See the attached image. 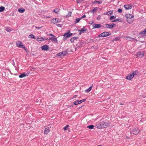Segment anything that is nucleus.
Segmentation results:
<instances>
[{"label":"nucleus","mask_w":146,"mask_h":146,"mask_svg":"<svg viewBox=\"0 0 146 146\" xmlns=\"http://www.w3.org/2000/svg\"><path fill=\"white\" fill-rule=\"evenodd\" d=\"M133 78L131 74L129 75H128L126 76V79L129 80H131Z\"/></svg>","instance_id":"19"},{"label":"nucleus","mask_w":146,"mask_h":146,"mask_svg":"<svg viewBox=\"0 0 146 146\" xmlns=\"http://www.w3.org/2000/svg\"><path fill=\"white\" fill-rule=\"evenodd\" d=\"M125 17L126 18L127 21L129 23H132L134 19V16L130 14H127Z\"/></svg>","instance_id":"1"},{"label":"nucleus","mask_w":146,"mask_h":146,"mask_svg":"<svg viewBox=\"0 0 146 146\" xmlns=\"http://www.w3.org/2000/svg\"><path fill=\"white\" fill-rule=\"evenodd\" d=\"M70 32V31H69V32H68V33L64 34L63 36H66L67 38L69 37L70 36H71L73 35V34L72 33L69 34Z\"/></svg>","instance_id":"14"},{"label":"nucleus","mask_w":146,"mask_h":146,"mask_svg":"<svg viewBox=\"0 0 146 146\" xmlns=\"http://www.w3.org/2000/svg\"><path fill=\"white\" fill-rule=\"evenodd\" d=\"M94 125H90L88 126H87V127L89 129H92L94 128Z\"/></svg>","instance_id":"32"},{"label":"nucleus","mask_w":146,"mask_h":146,"mask_svg":"<svg viewBox=\"0 0 146 146\" xmlns=\"http://www.w3.org/2000/svg\"><path fill=\"white\" fill-rule=\"evenodd\" d=\"M69 127V125H67L65 126L64 127H63V129L64 131H66L67 130V129L68 128V127Z\"/></svg>","instance_id":"31"},{"label":"nucleus","mask_w":146,"mask_h":146,"mask_svg":"<svg viewBox=\"0 0 146 146\" xmlns=\"http://www.w3.org/2000/svg\"><path fill=\"white\" fill-rule=\"evenodd\" d=\"M77 38V37H74L71 38L70 40V41L71 42H73L74 41L75 39H76Z\"/></svg>","instance_id":"28"},{"label":"nucleus","mask_w":146,"mask_h":146,"mask_svg":"<svg viewBox=\"0 0 146 146\" xmlns=\"http://www.w3.org/2000/svg\"><path fill=\"white\" fill-rule=\"evenodd\" d=\"M5 30L8 32H10L13 30V29L10 27H6Z\"/></svg>","instance_id":"20"},{"label":"nucleus","mask_w":146,"mask_h":146,"mask_svg":"<svg viewBox=\"0 0 146 146\" xmlns=\"http://www.w3.org/2000/svg\"><path fill=\"white\" fill-rule=\"evenodd\" d=\"M132 131L134 135H136L140 132V130L138 129H133Z\"/></svg>","instance_id":"7"},{"label":"nucleus","mask_w":146,"mask_h":146,"mask_svg":"<svg viewBox=\"0 0 146 146\" xmlns=\"http://www.w3.org/2000/svg\"><path fill=\"white\" fill-rule=\"evenodd\" d=\"M17 46L19 48H22L25 50H26V48L24 45L22 44L21 42L19 41H17L16 43Z\"/></svg>","instance_id":"5"},{"label":"nucleus","mask_w":146,"mask_h":146,"mask_svg":"<svg viewBox=\"0 0 146 146\" xmlns=\"http://www.w3.org/2000/svg\"><path fill=\"white\" fill-rule=\"evenodd\" d=\"M146 33V28L143 31L141 32L140 34H145Z\"/></svg>","instance_id":"35"},{"label":"nucleus","mask_w":146,"mask_h":146,"mask_svg":"<svg viewBox=\"0 0 146 146\" xmlns=\"http://www.w3.org/2000/svg\"><path fill=\"white\" fill-rule=\"evenodd\" d=\"M51 40L52 41L55 42H57L58 40L56 38L54 37H51L49 38V40Z\"/></svg>","instance_id":"17"},{"label":"nucleus","mask_w":146,"mask_h":146,"mask_svg":"<svg viewBox=\"0 0 146 146\" xmlns=\"http://www.w3.org/2000/svg\"><path fill=\"white\" fill-rule=\"evenodd\" d=\"M5 9V8L4 7L1 6L0 7V12H2Z\"/></svg>","instance_id":"29"},{"label":"nucleus","mask_w":146,"mask_h":146,"mask_svg":"<svg viewBox=\"0 0 146 146\" xmlns=\"http://www.w3.org/2000/svg\"><path fill=\"white\" fill-rule=\"evenodd\" d=\"M49 35L50 36H54V37H55V36H54L52 34H49Z\"/></svg>","instance_id":"45"},{"label":"nucleus","mask_w":146,"mask_h":146,"mask_svg":"<svg viewBox=\"0 0 146 146\" xmlns=\"http://www.w3.org/2000/svg\"><path fill=\"white\" fill-rule=\"evenodd\" d=\"M133 77L137 76L139 74V73L137 71H135L133 72L131 74Z\"/></svg>","instance_id":"18"},{"label":"nucleus","mask_w":146,"mask_h":146,"mask_svg":"<svg viewBox=\"0 0 146 146\" xmlns=\"http://www.w3.org/2000/svg\"><path fill=\"white\" fill-rule=\"evenodd\" d=\"M119 19H116L115 20H114L112 21V22H115L117 21H119Z\"/></svg>","instance_id":"41"},{"label":"nucleus","mask_w":146,"mask_h":146,"mask_svg":"<svg viewBox=\"0 0 146 146\" xmlns=\"http://www.w3.org/2000/svg\"><path fill=\"white\" fill-rule=\"evenodd\" d=\"M125 38L126 40L129 41H133V40L135 39V38H131L129 36H125Z\"/></svg>","instance_id":"16"},{"label":"nucleus","mask_w":146,"mask_h":146,"mask_svg":"<svg viewBox=\"0 0 146 146\" xmlns=\"http://www.w3.org/2000/svg\"><path fill=\"white\" fill-rule=\"evenodd\" d=\"M119 40V38L118 37H116L115 38L114 40Z\"/></svg>","instance_id":"43"},{"label":"nucleus","mask_w":146,"mask_h":146,"mask_svg":"<svg viewBox=\"0 0 146 146\" xmlns=\"http://www.w3.org/2000/svg\"><path fill=\"white\" fill-rule=\"evenodd\" d=\"M97 9L96 7L94 8L92 11V12L93 13H94V12L97 11Z\"/></svg>","instance_id":"38"},{"label":"nucleus","mask_w":146,"mask_h":146,"mask_svg":"<svg viewBox=\"0 0 146 146\" xmlns=\"http://www.w3.org/2000/svg\"><path fill=\"white\" fill-rule=\"evenodd\" d=\"M92 29H98L100 28L101 25L100 24H95L92 25Z\"/></svg>","instance_id":"8"},{"label":"nucleus","mask_w":146,"mask_h":146,"mask_svg":"<svg viewBox=\"0 0 146 146\" xmlns=\"http://www.w3.org/2000/svg\"><path fill=\"white\" fill-rule=\"evenodd\" d=\"M118 11L119 12L121 13L122 12V10L121 9H119Z\"/></svg>","instance_id":"40"},{"label":"nucleus","mask_w":146,"mask_h":146,"mask_svg":"<svg viewBox=\"0 0 146 146\" xmlns=\"http://www.w3.org/2000/svg\"><path fill=\"white\" fill-rule=\"evenodd\" d=\"M81 18H77L75 19V23H78L81 20Z\"/></svg>","instance_id":"24"},{"label":"nucleus","mask_w":146,"mask_h":146,"mask_svg":"<svg viewBox=\"0 0 146 146\" xmlns=\"http://www.w3.org/2000/svg\"><path fill=\"white\" fill-rule=\"evenodd\" d=\"M145 54V52H139L136 53V56L137 57H136V58L137 57H139L140 58H141L144 56Z\"/></svg>","instance_id":"4"},{"label":"nucleus","mask_w":146,"mask_h":146,"mask_svg":"<svg viewBox=\"0 0 146 146\" xmlns=\"http://www.w3.org/2000/svg\"><path fill=\"white\" fill-rule=\"evenodd\" d=\"M59 10L60 9L58 8L55 9L54 10V11L56 13H58L59 12Z\"/></svg>","instance_id":"26"},{"label":"nucleus","mask_w":146,"mask_h":146,"mask_svg":"<svg viewBox=\"0 0 146 146\" xmlns=\"http://www.w3.org/2000/svg\"><path fill=\"white\" fill-rule=\"evenodd\" d=\"M72 13L70 12H68V15H66L67 17H69L71 16Z\"/></svg>","instance_id":"36"},{"label":"nucleus","mask_w":146,"mask_h":146,"mask_svg":"<svg viewBox=\"0 0 146 146\" xmlns=\"http://www.w3.org/2000/svg\"><path fill=\"white\" fill-rule=\"evenodd\" d=\"M102 2V1H97L95 0L94 1V3H98L99 4H101Z\"/></svg>","instance_id":"34"},{"label":"nucleus","mask_w":146,"mask_h":146,"mask_svg":"<svg viewBox=\"0 0 146 146\" xmlns=\"http://www.w3.org/2000/svg\"><path fill=\"white\" fill-rule=\"evenodd\" d=\"M109 124L104 121H102L97 125V127L99 128H106L109 126Z\"/></svg>","instance_id":"2"},{"label":"nucleus","mask_w":146,"mask_h":146,"mask_svg":"<svg viewBox=\"0 0 146 146\" xmlns=\"http://www.w3.org/2000/svg\"><path fill=\"white\" fill-rule=\"evenodd\" d=\"M126 138L127 139H129V137H128L127 136H126Z\"/></svg>","instance_id":"47"},{"label":"nucleus","mask_w":146,"mask_h":146,"mask_svg":"<svg viewBox=\"0 0 146 146\" xmlns=\"http://www.w3.org/2000/svg\"><path fill=\"white\" fill-rule=\"evenodd\" d=\"M60 20L58 18H55L51 20V22L53 24H55L60 22Z\"/></svg>","instance_id":"6"},{"label":"nucleus","mask_w":146,"mask_h":146,"mask_svg":"<svg viewBox=\"0 0 146 146\" xmlns=\"http://www.w3.org/2000/svg\"><path fill=\"white\" fill-rule=\"evenodd\" d=\"M26 75L25 74H22L19 76V77L20 78H22L26 76Z\"/></svg>","instance_id":"25"},{"label":"nucleus","mask_w":146,"mask_h":146,"mask_svg":"<svg viewBox=\"0 0 146 146\" xmlns=\"http://www.w3.org/2000/svg\"><path fill=\"white\" fill-rule=\"evenodd\" d=\"M49 47L47 45H45L41 47V49L42 50L47 51L48 50Z\"/></svg>","instance_id":"13"},{"label":"nucleus","mask_w":146,"mask_h":146,"mask_svg":"<svg viewBox=\"0 0 146 146\" xmlns=\"http://www.w3.org/2000/svg\"><path fill=\"white\" fill-rule=\"evenodd\" d=\"M25 11V9H18V11L20 13H23Z\"/></svg>","instance_id":"30"},{"label":"nucleus","mask_w":146,"mask_h":146,"mask_svg":"<svg viewBox=\"0 0 146 146\" xmlns=\"http://www.w3.org/2000/svg\"><path fill=\"white\" fill-rule=\"evenodd\" d=\"M74 104L75 105H78V104H79V101L76 100L74 101Z\"/></svg>","instance_id":"37"},{"label":"nucleus","mask_w":146,"mask_h":146,"mask_svg":"<svg viewBox=\"0 0 146 146\" xmlns=\"http://www.w3.org/2000/svg\"><path fill=\"white\" fill-rule=\"evenodd\" d=\"M51 127H48L46 128L44 130V133L45 134H47L50 131V128H51Z\"/></svg>","instance_id":"12"},{"label":"nucleus","mask_w":146,"mask_h":146,"mask_svg":"<svg viewBox=\"0 0 146 146\" xmlns=\"http://www.w3.org/2000/svg\"><path fill=\"white\" fill-rule=\"evenodd\" d=\"M86 17V15H83L82 16L81 18V19L83 18H84V17Z\"/></svg>","instance_id":"44"},{"label":"nucleus","mask_w":146,"mask_h":146,"mask_svg":"<svg viewBox=\"0 0 146 146\" xmlns=\"http://www.w3.org/2000/svg\"><path fill=\"white\" fill-rule=\"evenodd\" d=\"M93 87V84H92L91 86L88 89L85 90V92L87 93H88L92 90Z\"/></svg>","instance_id":"22"},{"label":"nucleus","mask_w":146,"mask_h":146,"mask_svg":"<svg viewBox=\"0 0 146 146\" xmlns=\"http://www.w3.org/2000/svg\"><path fill=\"white\" fill-rule=\"evenodd\" d=\"M35 27L36 28H37L38 29H40L41 27Z\"/></svg>","instance_id":"46"},{"label":"nucleus","mask_w":146,"mask_h":146,"mask_svg":"<svg viewBox=\"0 0 146 146\" xmlns=\"http://www.w3.org/2000/svg\"><path fill=\"white\" fill-rule=\"evenodd\" d=\"M93 23V21H90L89 22V24L90 25H92Z\"/></svg>","instance_id":"42"},{"label":"nucleus","mask_w":146,"mask_h":146,"mask_svg":"<svg viewBox=\"0 0 146 146\" xmlns=\"http://www.w3.org/2000/svg\"><path fill=\"white\" fill-rule=\"evenodd\" d=\"M124 7L126 10L132 8V6L131 5H124Z\"/></svg>","instance_id":"15"},{"label":"nucleus","mask_w":146,"mask_h":146,"mask_svg":"<svg viewBox=\"0 0 146 146\" xmlns=\"http://www.w3.org/2000/svg\"><path fill=\"white\" fill-rule=\"evenodd\" d=\"M116 18V17L115 16H111L110 17L109 19L110 20H112L115 19Z\"/></svg>","instance_id":"33"},{"label":"nucleus","mask_w":146,"mask_h":146,"mask_svg":"<svg viewBox=\"0 0 146 146\" xmlns=\"http://www.w3.org/2000/svg\"><path fill=\"white\" fill-rule=\"evenodd\" d=\"M86 31V29H84V28H82L79 31H80V34L82 33H83L84 31Z\"/></svg>","instance_id":"23"},{"label":"nucleus","mask_w":146,"mask_h":146,"mask_svg":"<svg viewBox=\"0 0 146 146\" xmlns=\"http://www.w3.org/2000/svg\"><path fill=\"white\" fill-rule=\"evenodd\" d=\"M48 39V38H46L45 37H37L36 40L38 41H43Z\"/></svg>","instance_id":"11"},{"label":"nucleus","mask_w":146,"mask_h":146,"mask_svg":"<svg viewBox=\"0 0 146 146\" xmlns=\"http://www.w3.org/2000/svg\"><path fill=\"white\" fill-rule=\"evenodd\" d=\"M29 37L30 38H33L34 39H35V37L33 34H31L29 36Z\"/></svg>","instance_id":"27"},{"label":"nucleus","mask_w":146,"mask_h":146,"mask_svg":"<svg viewBox=\"0 0 146 146\" xmlns=\"http://www.w3.org/2000/svg\"><path fill=\"white\" fill-rule=\"evenodd\" d=\"M120 105H122L123 104H122V103H120Z\"/></svg>","instance_id":"48"},{"label":"nucleus","mask_w":146,"mask_h":146,"mask_svg":"<svg viewBox=\"0 0 146 146\" xmlns=\"http://www.w3.org/2000/svg\"><path fill=\"white\" fill-rule=\"evenodd\" d=\"M113 13V11H109L108 12L105 13V14L108 15H110Z\"/></svg>","instance_id":"21"},{"label":"nucleus","mask_w":146,"mask_h":146,"mask_svg":"<svg viewBox=\"0 0 146 146\" xmlns=\"http://www.w3.org/2000/svg\"><path fill=\"white\" fill-rule=\"evenodd\" d=\"M111 34L110 33L107 32H104L99 35L98 36L100 37H105L110 35Z\"/></svg>","instance_id":"3"},{"label":"nucleus","mask_w":146,"mask_h":146,"mask_svg":"<svg viewBox=\"0 0 146 146\" xmlns=\"http://www.w3.org/2000/svg\"><path fill=\"white\" fill-rule=\"evenodd\" d=\"M67 53V52L66 51H63L62 52H59L57 54V55L58 56H64Z\"/></svg>","instance_id":"10"},{"label":"nucleus","mask_w":146,"mask_h":146,"mask_svg":"<svg viewBox=\"0 0 146 146\" xmlns=\"http://www.w3.org/2000/svg\"><path fill=\"white\" fill-rule=\"evenodd\" d=\"M76 96H76V95L75 96L74 98H75L76 97Z\"/></svg>","instance_id":"49"},{"label":"nucleus","mask_w":146,"mask_h":146,"mask_svg":"<svg viewBox=\"0 0 146 146\" xmlns=\"http://www.w3.org/2000/svg\"><path fill=\"white\" fill-rule=\"evenodd\" d=\"M86 99H83V100L79 101V104H80L83 102H84L85 101H86Z\"/></svg>","instance_id":"39"},{"label":"nucleus","mask_w":146,"mask_h":146,"mask_svg":"<svg viewBox=\"0 0 146 146\" xmlns=\"http://www.w3.org/2000/svg\"><path fill=\"white\" fill-rule=\"evenodd\" d=\"M115 26V25L114 23H113L111 25H110L109 24H106L105 25V26L106 28L110 29L113 28L114 26Z\"/></svg>","instance_id":"9"}]
</instances>
